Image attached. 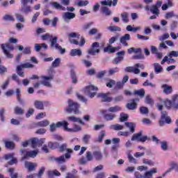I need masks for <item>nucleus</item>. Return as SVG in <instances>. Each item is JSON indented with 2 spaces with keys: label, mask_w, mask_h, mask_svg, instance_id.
Here are the masks:
<instances>
[{
  "label": "nucleus",
  "mask_w": 178,
  "mask_h": 178,
  "mask_svg": "<svg viewBox=\"0 0 178 178\" xmlns=\"http://www.w3.org/2000/svg\"><path fill=\"white\" fill-rule=\"evenodd\" d=\"M15 16L17 22H20V23H24L26 22V18H24V16L22 13H15Z\"/></svg>",
  "instance_id": "nucleus-30"
},
{
  "label": "nucleus",
  "mask_w": 178,
  "mask_h": 178,
  "mask_svg": "<svg viewBox=\"0 0 178 178\" xmlns=\"http://www.w3.org/2000/svg\"><path fill=\"white\" fill-rule=\"evenodd\" d=\"M53 38L52 35L49 34V33H46L44 35H42L41 36V39L43 41H47V40H51Z\"/></svg>",
  "instance_id": "nucleus-56"
},
{
  "label": "nucleus",
  "mask_w": 178,
  "mask_h": 178,
  "mask_svg": "<svg viewBox=\"0 0 178 178\" xmlns=\"http://www.w3.org/2000/svg\"><path fill=\"white\" fill-rule=\"evenodd\" d=\"M56 129H59V126H58V122L52 123L50 124V131L51 133H54V131H56Z\"/></svg>",
  "instance_id": "nucleus-53"
},
{
  "label": "nucleus",
  "mask_w": 178,
  "mask_h": 178,
  "mask_svg": "<svg viewBox=\"0 0 178 178\" xmlns=\"http://www.w3.org/2000/svg\"><path fill=\"white\" fill-rule=\"evenodd\" d=\"M42 79L43 80L42 82L33 83V87L35 88H38L41 84L42 86H44V87H48L49 88H51V87H52L51 81V80H54V75H50L49 76H42Z\"/></svg>",
  "instance_id": "nucleus-2"
},
{
  "label": "nucleus",
  "mask_w": 178,
  "mask_h": 178,
  "mask_svg": "<svg viewBox=\"0 0 178 178\" xmlns=\"http://www.w3.org/2000/svg\"><path fill=\"white\" fill-rule=\"evenodd\" d=\"M3 20H4V22H15V17L9 14H6L3 17Z\"/></svg>",
  "instance_id": "nucleus-38"
},
{
  "label": "nucleus",
  "mask_w": 178,
  "mask_h": 178,
  "mask_svg": "<svg viewBox=\"0 0 178 178\" xmlns=\"http://www.w3.org/2000/svg\"><path fill=\"white\" fill-rule=\"evenodd\" d=\"M36 166L37 163H33L29 161L25 162V168H26V169H28L29 172H33V170H35Z\"/></svg>",
  "instance_id": "nucleus-20"
},
{
  "label": "nucleus",
  "mask_w": 178,
  "mask_h": 178,
  "mask_svg": "<svg viewBox=\"0 0 178 178\" xmlns=\"http://www.w3.org/2000/svg\"><path fill=\"white\" fill-rule=\"evenodd\" d=\"M118 72H119V67L111 68L108 70V75L113 76L114 74H116Z\"/></svg>",
  "instance_id": "nucleus-52"
},
{
  "label": "nucleus",
  "mask_w": 178,
  "mask_h": 178,
  "mask_svg": "<svg viewBox=\"0 0 178 178\" xmlns=\"http://www.w3.org/2000/svg\"><path fill=\"white\" fill-rule=\"evenodd\" d=\"M125 126L129 129L131 133H134V131H136V123L125 122Z\"/></svg>",
  "instance_id": "nucleus-33"
},
{
  "label": "nucleus",
  "mask_w": 178,
  "mask_h": 178,
  "mask_svg": "<svg viewBox=\"0 0 178 178\" xmlns=\"http://www.w3.org/2000/svg\"><path fill=\"white\" fill-rule=\"evenodd\" d=\"M90 3V1L86 0V1H79L76 3L77 6L79 8H81L83 6H87Z\"/></svg>",
  "instance_id": "nucleus-48"
},
{
  "label": "nucleus",
  "mask_w": 178,
  "mask_h": 178,
  "mask_svg": "<svg viewBox=\"0 0 178 178\" xmlns=\"http://www.w3.org/2000/svg\"><path fill=\"white\" fill-rule=\"evenodd\" d=\"M6 147L8 149H13L15 148V143L13 141H7L5 143Z\"/></svg>",
  "instance_id": "nucleus-47"
},
{
  "label": "nucleus",
  "mask_w": 178,
  "mask_h": 178,
  "mask_svg": "<svg viewBox=\"0 0 178 178\" xmlns=\"http://www.w3.org/2000/svg\"><path fill=\"white\" fill-rule=\"evenodd\" d=\"M153 66H154L155 73L158 74V73H161L162 72L163 68L161 66L160 63H155L153 64Z\"/></svg>",
  "instance_id": "nucleus-34"
},
{
  "label": "nucleus",
  "mask_w": 178,
  "mask_h": 178,
  "mask_svg": "<svg viewBox=\"0 0 178 178\" xmlns=\"http://www.w3.org/2000/svg\"><path fill=\"white\" fill-rule=\"evenodd\" d=\"M101 10L102 13L105 15V16H111V15H112V11H111V10L105 6H103L101 8Z\"/></svg>",
  "instance_id": "nucleus-29"
},
{
  "label": "nucleus",
  "mask_w": 178,
  "mask_h": 178,
  "mask_svg": "<svg viewBox=\"0 0 178 178\" xmlns=\"http://www.w3.org/2000/svg\"><path fill=\"white\" fill-rule=\"evenodd\" d=\"M140 112L142 113V115H148V113L149 112L148 110V108L147 107H140Z\"/></svg>",
  "instance_id": "nucleus-61"
},
{
  "label": "nucleus",
  "mask_w": 178,
  "mask_h": 178,
  "mask_svg": "<svg viewBox=\"0 0 178 178\" xmlns=\"http://www.w3.org/2000/svg\"><path fill=\"white\" fill-rule=\"evenodd\" d=\"M161 120L159 121V124L161 127L165 125V122L167 124H170L172 123V119L170 117L168 116V112L163 111L161 112ZM165 120V121H164Z\"/></svg>",
  "instance_id": "nucleus-9"
},
{
  "label": "nucleus",
  "mask_w": 178,
  "mask_h": 178,
  "mask_svg": "<svg viewBox=\"0 0 178 178\" xmlns=\"http://www.w3.org/2000/svg\"><path fill=\"white\" fill-rule=\"evenodd\" d=\"M4 159L6 161H9L8 165H15V163H17V159L15 158L14 154H6Z\"/></svg>",
  "instance_id": "nucleus-14"
},
{
  "label": "nucleus",
  "mask_w": 178,
  "mask_h": 178,
  "mask_svg": "<svg viewBox=\"0 0 178 178\" xmlns=\"http://www.w3.org/2000/svg\"><path fill=\"white\" fill-rule=\"evenodd\" d=\"M120 111H122V107L119 106H111L108 109L110 113H116V112H120Z\"/></svg>",
  "instance_id": "nucleus-27"
},
{
  "label": "nucleus",
  "mask_w": 178,
  "mask_h": 178,
  "mask_svg": "<svg viewBox=\"0 0 178 178\" xmlns=\"http://www.w3.org/2000/svg\"><path fill=\"white\" fill-rule=\"evenodd\" d=\"M100 112L107 122H111V120H113L116 118V115L114 113H107V110H101Z\"/></svg>",
  "instance_id": "nucleus-12"
},
{
  "label": "nucleus",
  "mask_w": 178,
  "mask_h": 178,
  "mask_svg": "<svg viewBox=\"0 0 178 178\" xmlns=\"http://www.w3.org/2000/svg\"><path fill=\"white\" fill-rule=\"evenodd\" d=\"M21 12L24 13L25 15H29V13H31V6H21Z\"/></svg>",
  "instance_id": "nucleus-24"
},
{
  "label": "nucleus",
  "mask_w": 178,
  "mask_h": 178,
  "mask_svg": "<svg viewBox=\"0 0 178 178\" xmlns=\"http://www.w3.org/2000/svg\"><path fill=\"white\" fill-rule=\"evenodd\" d=\"M1 49L8 59L13 58V54H10V52L15 49V47L12 44L9 42L3 43L1 44Z\"/></svg>",
  "instance_id": "nucleus-1"
},
{
  "label": "nucleus",
  "mask_w": 178,
  "mask_h": 178,
  "mask_svg": "<svg viewBox=\"0 0 178 178\" xmlns=\"http://www.w3.org/2000/svg\"><path fill=\"white\" fill-rule=\"evenodd\" d=\"M163 104L165 105V107L168 108V109H170L171 108H173V102L172 100H169V99H165L163 102Z\"/></svg>",
  "instance_id": "nucleus-42"
},
{
  "label": "nucleus",
  "mask_w": 178,
  "mask_h": 178,
  "mask_svg": "<svg viewBox=\"0 0 178 178\" xmlns=\"http://www.w3.org/2000/svg\"><path fill=\"white\" fill-rule=\"evenodd\" d=\"M70 56H81L83 51L80 49H73L70 52Z\"/></svg>",
  "instance_id": "nucleus-21"
},
{
  "label": "nucleus",
  "mask_w": 178,
  "mask_h": 178,
  "mask_svg": "<svg viewBox=\"0 0 178 178\" xmlns=\"http://www.w3.org/2000/svg\"><path fill=\"white\" fill-rule=\"evenodd\" d=\"M109 95H111V92L97 94V97L102 98L104 102H111L113 99Z\"/></svg>",
  "instance_id": "nucleus-16"
},
{
  "label": "nucleus",
  "mask_w": 178,
  "mask_h": 178,
  "mask_svg": "<svg viewBox=\"0 0 178 178\" xmlns=\"http://www.w3.org/2000/svg\"><path fill=\"white\" fill-rule=\"evenodd\" d=\"M121 19H122L123 23H127L129 22V14L127 12L121 13Z\"/></svg>",
  "instance_id": "nucleus-40"
},
{
  "label": "nucleus",
  "mask_w": 178,
  "mask_h": 178,
  "mask_svg": "<svg viewBox=\"0 0 178 178\" xmlns=\"http://www.w3.org/2000/svg\"><path fill=\"white\" fill-rule=\"evenodd\" d=\"M71 155L69 153H66L65 156H60L59 157H56L54 161L57 162V163H65L66 159H70Z\"/></svg>",
  "instance_id": "nucleus-13"
},
{
  "label": "nucleus",
  "mask_w": 178,
  "mask_h": 178,
  "mask_svg": "<svg viewBox=\"0 0 178 178\" xmlns=\"http://www.w3.org/2000/svg\"><path fill=\"white\" fill-rule=\"evenodd\" d=\"M127 31H132L133 33H136V31H138L141 30L140 26L137 27H133L131 25H128L126 28Z\"/></svg>",
  "instance_id": "nucleus-35"
},
{
  "label": "nucleus",
  "mask_w": 178,
  "mask_h": 178,
  "mask_svg": "<svg viewBox=\"0 0 178 178\" xmlns=\"http://www.w3.org/2000/svg\"><path fill=\"white\" fill-rule=\"evenodd\" d=\"M80 108V105L76 102H73L71 99H68V107L65 108L67 113H74V115H77L80 113V111L79 108Z\"/></svg>",
  "instance_id": "nucleus-3"
},
{
  "label": "nucleus",
  "mask_w": 178,
  "mask_h": 178,
  "mask_svg": "<svg viewBox=\"0 0 178 178\" xmlns=\"http://www.w3.org/2000/svg\"><path fill=\"white\" fill-rule=\"evenodd\" d=\"M107 30L113 33V31H122V29L116 26H110L107 28Z\"/></svg>",
  "instance_id": "nucleus-44"
},
{
  "label": "nucleus",
  "mask_w": 178,
  "mask_h": 178,
  "mask_svg": "<svg viewBox=\"0 0 178 178\" xmlns=\"http://www.w3.org/2000/svg\"><path fill=\"white\" fill-rule=\"evenodd\" d=\"M50 47L53 49L60 51V54H61V55H63V54L66 52V49H62V47L58 43V37L56 36L53 37L50 40Z\"/></svg>",
  "instance_id": "nucleus-5"
},
{
  "label": "nucleus",
  "mask_w": 178,
  "mask_h": 178,
  "mask_svg": "<svg viewBox=\"0 0 178 178\" xmlns=\"http://www.w3.org/2000/svg\"><path fill=\"white\" fill-rule=\"evenodd\" d=\"M145 103L147 104L148 105H153L154 100L151 98L150 95H147L145 98Z\"/></svg>",
  "instance_id": "nucleus-46"
},
{
  "label": "nucleus",
  "mask_w": 178,
  "mask_h": 178,
  "mask_svg": "<svg viewBox=\"0 0 178 178\" xmlns=\"http://www.w3.org/2000/svg\"><path fill=\"white\" fill-rule=\"evenodd\" d=\"M71 77L72 79V83L76 84V83H77V77L76 76V72L74 71H71Z\"/></svg>",
  "instance_id": "nucleus-64"
},
{
  "label": "nucleus",
  "mask_w": 178,
  "mask_h": 178,
  "mask_svg": "<svg viewBox=\"0 0 178 178\" xmlns=\"http://www.w3.org/2000/svg\"><path fill=\"white\" fill-rule=\"evenodd\" d=\"M76 17V14L70 12L64 13L63 15V19L65 23H69L72 19H74Z\"/></svg>",
  "instance_id": "nucleus-15"
},
{
  "label": "nucleus",
  "mask_w": 178,
  "mask_h": 178,
  "mask_svg": "<svg viewBox=\"0 0 178 178\" xmlns=\"http://www.w3.org/2000/svg\"><path fill=\"white\" fill-rule=\"evenodd\" d=\"M58 22H59V18L58 17H54V19H51V26L52 27H56L57 24H58Z\"/></svg>",
  "instance_id": "nucleus-63"
},
{
  "label": "nucleus",
  "mask_w": 178,
  "mask_h": 178,
  "mask_svg": "<svg viewBox=\"0 0 178 178\" xmlns=\"http://www.w3.org/2000/svg\"><path fill=\"white\" fill-rule=\"evenodd\" d=\"M39 16H40V12H37L36 13H35L31 18V23L32 24L35 23Z\"/></svg>",
  "instance_id": "nucleus-60"
},
{
  "label": "nucleus",
  "mask_w": 178,
  "mask_h": 178,
  "mask_svg": "<svg viewBox=\"0 0 178 178\" xmlns=\"http://www.w3.org/2000/svg\"><path fill=\"white\" fill-rule=\"evenodd\" d=\"M20 66L22 67V69H33L34 67V65L30 63L22 64Z\"/></svg>",
  "instance_id": "nucleus-49"
},
{
  "label": "nucleus",
  "mask_w": 178,
  "mask_h": 178,
  "mask_svg": "<svg viewBox=\"0 0 178 178\" xmlns=\"http://www.w3.org/2000/svg\"><path fill=\"white\" fill-rule=\"evenodd\" d=\"M38 139L37 138H33L30 140L32 148H37Z\"/></svg>",
  "instance_id": "nucleus-54"
},
{
  "label": "nucleus",
  "mask_w": 178,
  "mask_h": 178,
  "mask_svg": "<svg viewBox=\"0 0 178 178\" xmlns=\"http://www.w3.org/2000/svg\"><path fill=\"white\" fill-rule=\"evenodd\" d=\"M35 126L37 127H47V126H49V121L48 120L40 121L35 124Z\"/></svg>",
  "instance_id": "nucleus-26"
},
{
  "label": "nucleus",
  "mask_w": 178,
  "mask_h": 178,
  "mask_svg": "<svg viewBox=\"0 0 178 178\" xmlns=\"http://www.w3.org/2000/svg\"><path fill=\"white\" fill-rule=\"evenodd\" d=\"M97 91H98V88L92 85L88 86L85 88V92L90 98H94L97 95Z\"/></svg>",
  "instance_id": "nucleus-6"
},
{
  "label": "nucleus",
  "mask_w": 178,
  "mask_h": 178,
  "mask_svg": "<svg viewBox=\"0 0 178 178\" xmlns=\"http://www.w3.org/2000/svg\"><path fill=\"white\" fill-rule=\"evenodd\" d=\"M93 156L96 161H101L102 159V153L99 151H95L93 152Z\"/></svg>",
  "instance_id": "nucleus-39"
},
{
  "label": "nucleus",
  "mask_w": 178,
  "mask_h": 178,
  "mask_svg": "<svg viewBox=\"0 0 178 178\" xmlns=\"http://www.w3.org/2000/svg\"><path fill=\"white\" fill-rule=\"evenodd\" d=\"M124 128V127L123 125L119 124H112L110 126V129L111 130H115V131H119V130H123Z\"/></svg>",
  "instance_id": "nucleus-31"
},
{
  "label": "nucleus",
  "mask_w": 178,
  "mask_h": 178,
  "mask_svg": "<svg viewBox=\"0 0 178 178\" xmlns=\"http://www.w3.org/2000/svg\"><path fill=\"white\" fill-rule=\"evenodd\" d=\"M57 126H58L59 128L63 127V129L65 131H70V128L67 127L69 126V122H66V121L57 122Z\"/></svg>",
  "instance_id": "nucleus-19"
},
{
  "label": "nucleus",
  "mask_w": 178,
  "mask_h": 178,
  "mask_svg": "<svg viewBox=\"0 0 178 178\" xmlns=\"http://www.w3.org/2000/svg\"><path fill=\"white\" fill-rule=\"evenodd\" d=\"M33 105L36 109L42 111L44 109V103L40 100H35L33 103Z\"/></svg>",
  "instance_id": "nucleus-25"
},
{
  "label": "nucleus",
  "mask_w": 178,
  "mask_h": 178,
  "mask_svg": "<svg viewBox=\"0 0 178 178\" xmlns=\"http://www.w3.org/2000/svg\"><path fill=\"white\" fill-rule=\"evenodd\" d=\"M150 12L153 13V15H155L156 16H159V9H158V6H152L150 8Z\"/></svg>",
  "instance_id": "nucleus-36"
},
{
  "label": "nucleus",
  "mask_w": 178,
  "mask_h": 178,
  "mask_svg": "<svg viewBox=\"0 0 178 178\" xmlns=\"http://www.w3.org/2000/svg\"><path fill=\"white\" fill-rule=\"evenodd\" d=\"M148 140V136H143V131L134 134L131 138V141H140V143H145Z\"/></svg>",
  "instance_id": "nucleus-10"
},
{
  "label": "nucleus",
  "mask_w": 178,
  "mask_h": 178,
  "mask_svg": "<svg viewBox=\"0 0 178 178\" xmlns=\"http://www.w3.org/2000/svg\"><path fill=\"white\" fill-rule=\"evenodd\" d=\"M172 108L174 109H178V95H175L172 97Z\"/></svg>",
  "instance_id": "nucleus-32"
},
{
  "label": "nucleus",
  "mask_w": 178,
  "mask_h": 178,
  "mask_svg": "<svg viewBox=\"0 0 178 178\" xmlns=\"http://www.w3.org/2000/svg\"><path fill=\"white\" fill-rule=\"evenodd\" d=\"M22 69H23V67L22 66L17 65V73L18 76H19L20 77H24V72H22Z\"/></svg>",
  "instance_id": "nucleus-50"
},
{
  "label": "nucleus",
  "mask_w": 178,
  "mask_h": 178,
  "mask_svg": "<svg viewBox=\"0 0 178 178\" xmlns=\"http://www.w3.org/2000/svg\"><path fill=\"white\" fill-rule=\"evenodd\" d=\"M174 58H178V51H171L165 56L161 61V65H165L166 62L168 63H176V60Z\"/></svg>",
  "instance_id": "nucleus-4"
},
{
  "label": "nucleus",
  "mask_w": 178,
  "mask_h": 178,
  "mask_svg": "<svg viewBox=\"0 0 178 178\" xmlns=\"http://www.w3.org/2000/svg\"><path fill=\"white\" fill-rule=\"evenodd\" d=\"M69 38H80V34L76 32H72L68 35Z\"/></svg>",
  "instance_id": "nucleus-58"
},
{
  "label": "nucleus",
  "mask_w": 178,
  "mask_h": 178,
  "mask_svg": "<svg viewBox=\"0 0 178 178\" xmlns=\"http://www.w3.org/2000/svg\"><path fill=\"white\" fill-rule=\"evenodd\" d=\"M16 94H17V99L18 102L21 105H24V101L22 99L21 95H20V89L17 88L16 90Z\"/></svg>",
  "instance_id": "nucleus-37"
},
{
  "label": "nucleus",
  "mask_w": 178,
  "mask_h": 178,
  "mask_svg": "<svg viewBox=\"0 0 178 178\" xmlns=\"http://www.w3.org/2000/svg\"><path fill=\"white\" fill-rule=\"evenodd\" d=\"M60 65V58H58L52 63L51 66L53 67H58Z\"/></svg>",
  "instance_id": "nucleus-57"
},
{
  "label": "nucleus",
  "mask_w": 178,
  "mask_h": 178,
  "mask_svg": "<svg viewBox=\"0 0 178 178\" xmlns=\"http://www.w3.org/2000/svg\"><path fill=\"white\" fill-rule=\"evenodd\" d=\"M134 94L135 95H138L140 97V98H144V96L145 95V91L144 89H140L138 90H135Z\"/></svg>",
  "instance_id": "nucleus-43"
},
{
  "label": "nucleus",
  "mask_w": 178,
  "mask_h": 178,
  "mask_svg": "<svg viewBox=\"0 0 178 178\" xmlns=\"http://www.w3.org/2000/svg\"><path fill=\"white\" fill-rule=\"evenodd\" d=\"M102 6H112V1L111 0H104L100 2Z\"/></svg>",
  "instance_id": "nucleus-55"
},
{
  "label": "nucleus",
  "mask_w": 178,
  "mask_h": 178,
  "mask_svg": "<svg viewBox=\"0 0 178 178\" xmlns=\"http://www.w3.org/2000/svg\"><path fill=\"white\" fill-rule=\"evenodd\" d=\"M51 6L54 9H58L59 10H63L64 12L67 10L68 12H74L76 10V8L74 7H67L62 6L59 3L54 1L51 3Z\"/></svg>",
  "instance_id": "nucleus-8"
},
{
  "label": "nucleus",
  "mask_w": 178,
  "mask_h": 178,
  "mask_svg": "<svg viewBox=\"0 0 178 178\" xmlns=\"http://www.w3.org/2000/svg\"><path fill=\"white\" fill-rule=\"evenodd\" d=\"M20 152H22V159H27V158H35V156L38 155V150L26 152V149H22Z\"/></svg>",
  "instance_id": "nucleus-7"
},
{
  "label": "nucleus",
  "mask_w": 178,
  "mask_h": 178,
  "mask_svg": "<svg viewBox=\"0 0 178 178\" xmlns=\"http://www.w3.org/2000/svg\"><path fill=\"white\" fill-rule=\"evenodd\" d=\"M99 43L95 42L92 44L91 48L88 49V54L89 55H95L96 54H99Z\"/></svg>",
  "instance_id": "nucleus-11"
},
{
  "label": "nucleus",
  "mask_w": 178,
  "mask_h": 178,
  "mask_svg": "<svg viewBox=\"0 0 178 178\" xmlns=\"http://www.w3.org/2000/svg\"><path fill=\"white\" fill-rule=\"evenodd\" d=\"M14 112H15V115H23V113H24V111L23 110V108H22V107H19V106H16L14 108Z\"/></svg>",
  "instance_id": "nucleus-45"
},
{
  "label": "nucleus",
  "mask_w": 178,
  "mask_h": 178,
  "mask_svg": "<svg viewBox=\"0 0 178 178\" xmlns=\"http://www.w3.org/2000/svg\"><path fill=\"white\" fill-rule=\"evenodd\" d=\"M104 137H105V131H102L99 135L97 143H102V141L104 140Z\"/></svg>",
  "instance_id": "nucleus-62"
},
{
  "label": "nucleus",
  "mask_w": 178,
  "mask_h": 178,
  "mask_svg": "<svg viewBox=\"0 0 178 178\" xmlns=\"http://www.w3.org/2000/svg\"><path fill=\"white\" fill-rule=\"evenodd\" d=\"M127 119H129V115H127V114H124V113H120V122H127Z\"/></svg>",
  "instance_id": "nucleus-51"
},
{
  "label": "nucleus",
  "mask_w": 178,
  "mask_h": 178,
  "mask_svg": "<svg viewBox=\"0 0 178 178\" xmlns=\"http://www.w3.org/2000/svg\"><path fill=\"white\" fill-rule=\"evenodd\" d=\"M161 88L163 89V92H164V94H172V86L168 84H163Z\"/></svg>",
  "instance_id": "nucleus-22"
},
{
  "label": "nucleus",
  "mask_w": 178,
  "mask_h": 178,
  "mask_svg": "<svg viewBox=\"0 0 178 178\" xmlns=\"http://www.w3.org/2000/svg\"><path fill=\"white\" fill-rule=\"evenodd\" d=\"M130 40H131L130 34L127 33L120 38V42H121V44H122V45H124V47H128L129 44H127L126 41H130Z\"/></svg>",
  "instance_id": "nucleus-17"
},
{
  "label": "nucleus",
  "mask_w": 178,
  "mask_h": 178,
  "mask_svg": "<svg viewBox=\"0 0 178 178\" xmlns=\"http://www.w3.org/2000/svg\"><path fill=\"white\" fill-rule=\"evenodd\" d=\"M143 162L145 165H149V166H154L155 165V163L147 159H143Z\"/></svg>",
  "instance_id": "nucleus-59"
},
{
  "label": "nucleus",
  "mask_w": 178,
  "mask_h": 178,
  "mask_svg": "<svg viewBox=\"0 0 178 178\" xmlns=\"http://www.w3.org/2000/svg\"><path fill=\"white\" fill-rule=\"evenodd\" d=\"M131 101V103H128L127 104V108L131 111H134V109H136L137 108V103H136V101H138V99H134Z\"/></svg>",
  "instance_id": "nucleus-23"
},
{
  "label": "nucleus",
  "mask_w": 178,
  "mask_h": 178,
  "mask_svg": "<svg viewBox=\"0 0 178 178\" xmlns=\"http://www.w3.org/2000/svg\"><path fill=\"white\" fill-rule=\"evenodd\" d=\"M125 72L127 73H134V74H140V70L138 68H136V67H127L124 69Z\"/></svg>",
  "instance_id": "nucleus-18"
},
{
  "label": "nucleus",
  "mask_w": 178,
  "mask_h": 178,
  "mask_svg": "<svg viewBox=\"0 0 178 178\" xmlns=\"http://www.w3.org/2000/svg\"><path fill=\"white\" fill-rule=\"evenodd\" d=\"M170 37V34H169L168 33H165L161 35V36H159V40L161 42H163V41H165V40L169 39Z\"/></svg>",
  "instance_id": "nucleus-41"
},
{
  "label": "nucleus",
  "mask_w": 178,
  "mask_h": 178,
  "mask_svg": "<svg viewBox=\"0 0 178 178\" xmlns=\"http://www.w3.org/2000/svg\"><path fill=\"white\" fill-rule=\"evenodd\" d=\"M68 120H70V122H74V123L78 122L80 123V124H84V122L79 118L74 117V116H70L67 118Z\"/></svg>",
  "instance_id": "nucleus-28"
}]
</instances>
